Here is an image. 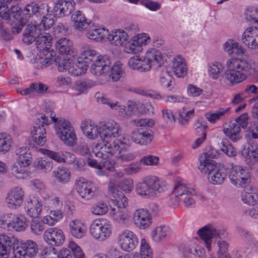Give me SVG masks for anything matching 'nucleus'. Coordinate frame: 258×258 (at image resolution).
Masks as SVG:
<instances>
[{
  "instance_id": "nucleus-1",
  "label": "nucleus",
  "mask_w": 258,
  "mask_h": 258,
  "mask_svg": "<svg viewBox=\"0 0 258 258\" xmlns=\"http://www.w3.org/2000/svg\"><path fill=\"white\" fill-rule=\"evenodd\" d=\"M200 165L198 169L203 173L208 174V178L213 184H222L227 176L226 169L221 166H217L216 162L209 158L205 153L199 159Z\"/></svg>"
},
{
  "instance_id": "nucleus-2",
  "label": "nucleus",
  "mask_w": 258,
  "mask_h": 258,
  "mask_svg": "<svg viewBox=\"0 0 258 258\" xmlns=\"http://www.w3.org/2000/svg\"><path fill=\"white\" fill-rule=\"evenodd\" d=\"M165 186L162 181L156 176H147L136 186L138 195L148 197H154L157 193L163 192Z\"/></svg>"
},
{
  "instance_id": "nucleus-3",
  "label": "nucleus",
  "mask_w": 258,
  "mask_h": 258,
  "mask_svg": "<svg viewBox=\"0 0 258 258\" xmlns=\"http://www.w3.org/2000/svg\"><path fill=\"white\" fill-rule=\"evenodd\" d=\"M38 50L43 52L45 57H41L37 60V63L41 64V68L46 67L52 63L53 51L49 52L51 46L52 38L48 34L42 31V34L39 35L35 40Z\"/></svg>"
},
{
  "instance_id": "nucleus-4",
  "label": "nucleus",
  "mask_w": 258,
  "mask_h": 258,
  "mask_svg": "<svg viewBox=\"0 0 258 258\" xmlns=\"http://www.w3.org/2000/svg\"><path fill=\"white\" fill-rule=\"evenodd\" d=\"M126 143L120 139H114L112 144H106L102 149L108 154V156H115L123 162H130L135 160L136 155L135 153L125 152Z\"/></svg>"
},
{
  "instance_id": "nucleus-5",
  "label": "nucleus",
  "mask_w": 258,
  "mask_h": 258,
  "mask_svg": "<svg viewBox=\"0 0 258 258\" xmlns=\"http://www.w3.org/2000/svg\"><path fill=\"white\" fill-rule=\"evenodd\" d=\"M55 64L59 72L68 71L71 75L76 76L85 74L88 68L85 62L80 58L76 61L70 57L67 59L58 58L55 60Z\"/></svg>"
},
{
  "instance_id": "nucleus-6",
  "label": "nucleus",
  "mask_w": 258,
  "mask_h": 258,
  "mask_svg": "<svg viewBox=\"0 0 258 258\" xmlns=\"http://www.w3.org/2000/svg\"><path fill=\"white\" fill-rule=\"evenodd\" d=\"M49 124L50 121L45 114H41L36 119L31 131V135L33 141L37 145L43 146L46 143L45 126H48Z\"/></svg>"
},
{
  "instance_id": "nucleus-7",
  "label": "nucleus",
  "mask_w": 258,
  "mask_h": 258,
  "mask_svg": "<svg viewBox=\"0 0 258 258\" xmlns=\"http://www.w3.org/2000/svg\"><path fill=\"white\" fill-rule=\"evenodd\" d=\"M111 228L109 221L95 220L90 225L89 232L94 238L102 241L111 235Z\"/></svg>"
},
{
  "instance_id": "nucleus-8",
  "label": "nucleus",
  "mask_w": 258,
  "mask_h": 258,
  "mask_svg": "<svg viewBox=\"0 0 258 258\" xmlns=\"http://www.w3.org/2000/svg\"><path fill=\"white\" fill-rule=\"evenodd\" d=\"M228 177L231 182L236 186L244 187L250 182V174L244 167L231 164Z\"/></svg>"
},
{
  "instance_id": "nucleus-9",
  "label": "nucleus",
  "mask_w": 258,
  "mask_h": 258,
  "mask_svg": "<svg viewBox=\"0 0 258 258\" xmlns=\"http://www.w3.org/2000/svg\"><path fill=\"white\" fill-rule=\"evenodd\" d=\"M127 32L120 30L112 31L107 35L108 40L115 46H120L128 44V33L130 35L139 32L137 26L132 25L126 29Z\"/></svg>"
},
{
  "instance_id": "nucleus-10",
  "label": "nucleus",
  "mask_w": 258,
  "mask_h": 258,
  "mask_svg": "<svg viewBox=\"0 0 258 258\" xmlns=\"http://www.w3.org/2000/svg\"><path fill=\"white\" fill-rule=\"evenodd\" d=\"M20 0H2L0 2V17L3 19H10L11 21L18 20L22 13L21 9L17 5L10 6V11L8 9V5L15 4Z\"/></svg>"
},
{
  "instance_id": "nucleus-11",
  "label": "nucleus",
  "mask_w": 258,
  "mask_h": 258,
  "mask_svg": "<svg viewBox=\"0 0 258 258\" xmlns=\"http://www.w3.org/2000/svg\"><path fill=\"white\" fill-rule=\"evenodd\" d=\"M118 242L121 248L124 251H131L139 245L137 235L133 231L124 230L121 232L118 236Z\"/></svg>"
},
{
  "instance_id": "nucleus-12",
  "label": "nucleus",
  "mask_w": 258,
  "mask_h": 258,
  "mask_svg": "<svg viewBox=\"0 0 258 258\" xmlns=\"http://www.w3.org/2000/svg\"><path fill=\"white\" fill-rule=\"evenodd\" d=\"M111 63L107 55H99L90 67L91 73L97 76L104 75L110 73Z\"/></svg>"
},
{
  "instance_id": "nucleus-13",
  "label": "nucleus",
  "mask_w": 258,
  "mask_h": 258,
  "mask_svg": "<svg viewBox=\"0 0 258 258\" xmlns=\"http://www.w3.org/2000/svg\"><path fill=\"white\" fill-rule=\"evenodd\" d=\"M119 124L115 121L108 122L100 127V138L105 143L112 144L111 140L119 136L120 131Z\"/></svg>"
},
{
  "instance_id": "nucleus-14",
  "label": "nucleus",
  "mask_w": 258,
  "mask_h": 258,
  "mask_svg": "<svg viewBox=\"0 0 258 258\" xmlns=\"http://www.w3.org/2000/svg\"><path fill=\"white\" fill-rule=\"evenodd\" d=\"M24 191L19 187L10 189L7 194L5 202L10 209H16L19 208L23 201Z\"/></svg>"
},
{
  "instance_id": "nucleus-15",
  "label": "nucleus",
  "mask_w": 258,
  "mask_h": 258,
  "mask_svg": "<svg viewBox=\"0 0 258 258\" xmlns=\"http://www.w3.org/2000/svg\"><path fill=\"white\" fill-rule=\"evenodd\" d=\"M226 66L228 68H234L239 72L246 74V78L255 72L252 62L244 59L231 58L227 60Z\"/></svg>"
},
{
  "instance_id": "nucleus-16",
  "label": "nucleus",
  "mask_w": 258,
  "mask_h": 258,
  "mask_svg": "<svg viewBox=\"0 0 258 258\" xmlns=\"http://www.w3.org/2000/svg\"><path fill=\"white\" fill-rule=\"evenodd\" d=\"M44 239L48 244L52 246H59L63 243L65 236L61 229L51 227L44 232Z\"/></svg>"
},
{
  "instance_id": "nucleus-17",
  "label": "nucleus",
  "mask_w": 258,
  "mask_h": 258,
  "mask_svg": "<svg viewBox=\"0 0 258 258\" xmlns=\"http://www.w3.org/2000/svg\"><path fill=\"white\" fill-rule=\"evenodd\" d=\"M76 185L77 190L82 199L89 200L95 196L96 187L92 183L86 181L85 178H78Z\"/></svg>"
},
{
  "instance_id": "nucleus-18",
  "label": "nucleus",
  "mask_w": 258,
  "mask_h": 258,
  "mask_svg": "<svg viewBox=\"0 0 258 258\" xmlns=\"http://www.w3.org/2000/svg\"><path fill=\"white\" fill-rule=\"evenodd\" d=\"M13 250L23 258H26L27 256L33 257L36 255L38 252V248L35 241L28 240L21 243L19 245H14Z\"/></svg>"
},
{
  "instance_id": "nucleus-19",
  "label": "nucleus",
  "mask_w": 258,
  "mask_h": 258,
  "mask_svg": "<svg viewBox=\"0 0 258 258\" xmlns=\"http://www.w3.org/2000/svg\"><path fill=\"white\" fill-rule=\"evenodd\" d=\"M241 40L248 48L258 49V27L253 26L246 29L243 33Z\"/></svg>"
},
{
  "instance_id": "nucleus-20",
  "label": "nucleus",
  "mask_w": 258,
  "mask_h": 258,
  "mask_svg": "<svg viewBox=\"0 0 258 258\" xmlns=\"http://www.w3.org/2000/svg\"><path fill=\"white\" fill-rule=\"evenodd\" d=\"M74 3L70 0H56L52 10L55 17L69 16L74 10Z\"/></svg>"
},
{
  "instance_id": "nucleus-21",
  "label": "nucleus",
  "mask_w": 258,
  "mask_h": 258,
  "mask_svg": "<svg viewBox=\"0 0 258 258\" xmlns=\"http://www.w3.org/2000/svg\"><path fill=\"white\" fill-rule=\"evenodd\" d=\"M200 237L204 240L209 251L211 250L212 239L219 236L221 238L220 231L212 226H205L200 228L197 232Z\"/></svg>"
},
{
  "instance_id": "nucleus-22",
  "label": "nucleus",
  "mask_w": 258,
  "mask_h": 258,
  "mask_svg": "<svg viewBox=\"0 0 258 258\" xmlns=\"http://www.w3.org/2000/svg\"><path fill=\"white\" fill-rule=\"evenodd\" d=\"M56 50L62 54L65 55L61 59H68L70 57L74 58L77 56V52L73 49V43L66 38H62L58 40L55 43Z\"/></svg>"
},
{
  "instance_id": "nucleus-23",
  "label": "nucleus",
  "mask_w": 258,
  "mask_h": 258,
  "mask_svg": "<svg viewBox=\"0 0 258 258\" xmlns=\"http://www.w3.org/2000/svg\"><path fill=\"white\" fill-rule=\"evenodd\" d=\"M135 225L140 229H146L151 223V216L149 212L144 209L137 210L133 217Z\"/></svg>"
},
{
  "instance_id": "nucleus-24",
  "label": "nucleus",
  "mask_w": 258,
  "mask_h": 258,
  "mask_svg": "<svg viewBox=\"0 0 258 258\" xmlns=\"http://www.w3.org/2000/svg\"><path fill=\"white\" fill-rule=\"evenodd\" d=\"M40 34H42L41 25H38L36 22L28 23L23 34V41L27 44H31Z\"/></svg>"
},
{
  "instance_id": "nucleus-25",
  "label": "nucleus",
  "mask_w": 258,
  "mask_h": 258,
  "mask_svg": "<svg viewBox=\"0 0 258 258\" xmlns=\"http://www.w3.org/2000/svg\"><path fill=\"white\" fill-rule=\"evenodd\" d=\"M153 138V132L150 130L139 129L133 132L131 135L132 140L135 143L141 145L150 144Z\"/></svg>"
},
{
  "instance_id": "nucleus-26",
  "label": "nucleus",
  "mask_w": 258,
  "mask_h": 258,
  "mask_svg": "<svg viewBox=\"0 0 258 258\" xmlns=\"http://www.w3.org/2000/svg\"><path fill=\"white\" fill-rule=\"evenodd\" d=\"M15 239L5 234H0V258H8L12 249H13Z\"/></svg>"
},
{
  "instance_id": "nucleus-27",
  "label": "nucleus",
  "mask_w": 258,
  "mask_h": 258,
  "mask_svg": "<svg viewBox=\"0 0 258 258\" xmlns=\"http://www.w3.org/2000/svg\"><path fill=\"white\" fill-rule=\"evenodd\" d=\"M15 159L19 166H28L32 162V155L26 147H19L15 151Z\"/></svg>"
},
{
  "instance_id": "nucleus-28",
  "label": "nucleus",
  "mask_w": 258,
  "mask_h": 258,
  "mask_svg": "<svg viewBox=\"0 0 258 258\" xmlns=\"http://www.w3.org/2000/svg\"><path fill=\"white\" fill-rule=\"evenodd\" d=\"M69 231L75 238H81L85 236L87 232L85 224L78 219L72 220L69 224Z\"/></svg>"
},
{
  "instance_id": "nucleus-29",
  "label": "nucleus",
  "mask_w": 258,
  "mask_h": 258,
  "mask_svg": "<svg viewBox=\"0 0 258 258\" xmlns=\"http://www.w3.org/2000/svg\"><path fill=\"white\" fill-rule=\"evenodd\" d=\"M81 128L84 134L88 139L95 140L100 137V127L93 123L88 121H82L81 123Z\"/></svg>"
},
{
  "instance_id": "nucleus-30",
  "label": "nucleus",
  "mask_w": 258,
  "mask_h": 258,
  "mask_svg": "<svg viewBox=\"0 0 258 258\" xmlns=\"http://www.w3.org/2000/svg\"><path fill=\"white\" fill-rule=\"evenodd\" d=\"M159 76V83L160 85L165 88H169L172 90L174 88L173 78L170 74V71L166 66H162L158 69Z\"/></svg>"
},
{
  "instance_id": "nucleus-31",
  "label": "nucleus",
  "mask_w": 258,
  "mask_h": 258,
  "mask_svg": "<svg viewBox=\"0 0 258 258\" xmlns=\"http://www.w3.org/2000/svg\"><path fill=\"white\" fill-rule=\"evenodd\" d=\"M26 208L27 213L29 216L37 218L42 211V204L38 199L33 197L28 200Z\"/></svg>"
},
{
  "instance_id": "nucleus-32",
  "label": "nucleus",
  "mask_w": 258,
  "mask_h": 258,
  "mask_svg": "<svg viewBox=\"0 0 258 258\" xmlns=\"http://www.w3.org/2000/svg\"><path fill=\"white\" fill-rule=\"evenodd\" d=\"M225 72L226 79L232 86L240 83L246 79V75L239 72L234 68H228Z\"/></svg>"
},
{
  "instance_id": "nucleus-33",
  "label": "nucleus",
  "mask_w": 258,
  "mask_h": 258,
  "mask_svg": "<svg viewBox=\"0 0 258 258\" xmlns=\"http://www.w3.org/2000/svg\"><path fill=\"white\" fill-rule=\"evenodd\" d=\"M73 27L75 29L79 31L86 29L90 22L84 16L81 11H78L72 16Z\"/></svg>"
},
{
  "instance_id": "nucleus-34",
  "label": "nucleus",
  "mask_w": 258,
  "mask_h": 258,
  "mask_svg": "<svg viewBox=\"0 0 258 258\" xmlns=\"http://www.w3.org/2000/svg\"><path fill=\"white\" fill-rule=\"evenodd\" d=\"M42 10H45L48 13L49 7L46 4H42L40 7L35 3H31L27 4L23 10V14L28 17H30L33 15L37 14L41 15L44 14Z\"/></svg>"
},
{
  "instance_id": "nucleus-35",
  "label": "nucleus",
  "mask_w": 258,
  "mask_h": 258,
  "mask_svg": "<svg viewBox=\"0 0 258 258\" xmlns=\"http://www.w3.org/2000/svg\"><path fill=\"white\" fill-rule=\"evenodd\" d=\"M242 201L245 204L254 206L258 203V189L254 187L248 188L242 194Z\"/></svg>"
},
{
  "instance_id": "nucleus-36",
  "label": "nucleus",
  "mask_w": 258,
  "mask_h": 258,
  "mask_svg": "<svg viewBox=\"0 0 258 258\" xmlns=\"http://www.w3.org/2000/svg\"><path fill=\"white\" fill-rule=\"evenodd\" d=\"M147 59L151 62L152 67L158 68L162 67L163 63V56L161 53L158 50L154 49L148 51L146 53Z\"/></svg>"
},
{
  "instance_id": "nucleus-37",
  "label": "nucleus",
  "mask_w": 258,
  "mask_h": 258,
  "mask_svg": "<svg viewBox=\"0 0 258 258\" xmlns=\"http://www.w3.org/2000/svg\"><path fill=\"white\" fill-rule=\"evenodd\" d=\"M98 56L96 50L92 49L89 47L85 46L83 48L80 59L83 62H85L86 65L88 67L89 64H92Z\"/></svg>"
},
{
  "instance_id": "nucleus-38",
  "label": "nucleus",
  "mask_w": 258,
  "mask_h": 258,
  "mask_svg": "<svg viewBox=\"0 0 258 258\" xmlns=\"http://www.w3.org/2000/svg\"><path fill=\"white\" fill-rule=\"evenodd\" d=\"M50 117L52 121L55 123L54 127L57 136L67 131L68 129L73 127L71 123L63 118H56L52 114H51Z\"/></svg>"
},
{
  "instance_id": "nucleus-39",
  "label": "nucleus",
  "mask_w": 258,
  "mask_h": 258,
  "mask_svg": "<svg viewBox=\"0 0 258 258\" xmlns=\"http://www.w3.org/2000/svg\"><path fill=\"white\" fill-rule=\"evenodd\" d=\"M58 137L68 146L73 147L76 144L77 139L74 127L68 129L67 131L58 135Z\"/></svg>"
},
{
  "instance_id": "nucleus-40",
  "label": "nucleus",
  "mask_w": 258,
  "mask_h": 258,
  "mask_svg": "<svg viewBox=\"0 0 258 258\" xmlns=\"http://www.w3.org/2000/svg\"><path fill=\"white\" fill-rule=\"evenodd\" d=\"M12 226L11 230L13 229L17 231H23L27 227L28 221L26 218L22 215H13Z\"/></svg>"
},
{
  "instance_id": "nucleus-41",
  "label": "nucleus",
  "mask_w": 258,
  "mask_h": 258,
  "mask_svg": "<svg viewBox=\"0 0 258 258\" xmlns=\"http://www.w3.org/2000/svg\"><path fill=\"white\" fill-rule=\"evenodd\" d=\"M70 172L69 169L64 167H59L53 171V175L59 182L66 183L70 178Z\"/></svg>"
},
{
  "instance_id": "nucleus-42",
  "label": "nucleus",
  "mask_w": 258,
  "mask_h": 258,
  "mask_svg": "<svg viewBox=\"0 0 258 258\" xmlns=\"http://www.w3.org/2000/svg\"><path fill=\"white\" fill-rule=\"evenodd\" d=\"M224 133L233 142L239 141L241 136L240 135V127L237 124L233 123L230 126V129L224 130Z\"/></svg>"
},
{
  "instance_id": "nucleus-43",
  "label": "nucleus",
  "mask_w": 258,
  "mask_h": 258,
  "mask_svg": "<svg viewBox=\"0 0 258 258\" xmlns=\"http://www.w3.org/2000/svg\"><path fill=\"white\" fill-rule=\"evenodd\" d=\"M150 40V37L147 34L141 33L133 37L128 42V46H141L146 45Z\"/></svg>"
},
{
  "instance_id": "nucleus-44",
  "label": "nucleus",
  "mask_w": 258,
  "mask_h": 258,
  "mask_svg": "<svg viewBox=\"0 0 258 258\" xmlns=\"http://www.w3.org/2000/svg\"><path fill=\"white\" fill-rule=\"evenodd\" d=\"M169 227L167 226H161L156 228L152 232V237L156 242L165 238L169 234Z\"/></svg>"
},
{
  "instance_id": "nucleus-45",
  "label": "nucleus",
  "mask_w": 258,
  "mask_h": 258,
  "mask_svg": "<svg viewBox=\"0 0 258 258\" xmlns=\"http://www.w3.org/2000/svg\"><path fill=\"white\" fill-rule=\"evenodd\" d=\"M33 164L37 170L44 172L50 171L52 167V161L48 158H42L35 162Z\"/></svg>"
},
{
  "instance_id": "nucleus-46",
  "label": "nucleus",
  "mask_w": 258,
  "mask_h": 258,
  "mask_svg": "<svg viewBox=\"0 0 258 258\" xmlns=\"http://www.w3.org/2000/svg\"><path fill=\"white\" fill-rule=\"evenodd\" d=\"M106 34L107 32L104 28L98 27L89 30L86 35L89 39L99 41L103 39Z\"/></svg>"
},
{
  "instance_id": "nucleus-47",
  "label": "nucleus",
  "mask_w": 258,
  "mask_h": 258,
  "mask_svg": "<svg viewBox=\"0 0 258 258\" xmlns=\"http://www.w3.org/2000/svg\"><path fill=\"white\" fill-rule=\"evenodd\" d=\"M223 69L222 64L215 61L210 63L208 66L209 76L213 80H217Z\"/></svg>"
},
{
  "instance_id": "nucleus-48",
  "label": "nucleus",
  "mask_w": 258,
  "mask_h": 258,
  "mask_svg": "<svg viewBox=\"0 0 258 258\" xmlns=\"http://www.w3.org/2000/svg\"><path fill=\"white\" fill-rule=\"evenodd\" d=\"M110 72V74H109V76L114 82L119 81V79L123 77L124 74L121 68V64L119 61L115 62L114 65L111 67Z\"/></svg>"
},
{
  "instance_id": "nucleus-49",
  "label": "nucleus",
  "mask_w": 258,
  "mask_h": 258,
  "mask_svg": "<svg viewBox=\"0 0 258 258\" xmlns=\"http://www.w3.org/2000/svg\"><path fill=\"white\" fill-rule=\"evenodd\" d=\"M22 166H19L14 163L11 167L12 174L19 179H24L29 177L31 172L26 169H22Z\"/></svg>"
},
{
  "instance_id": "nucleus-50",
  "label": "nucleus",
  "mask_w": 258,
  "mask_h": 258,
  "mask_svg": "<svg viewBox=\"0 0 258 258\" xmlns=\"http://www.w3.org/2000/svg\"><path fill=\"white\" fill-rule=\"evenodd\" d=\"M136 105L137 103L135 101L129 100L127 101L126 106L120 105L119 112L123 116L131 117L135 112V108Z\"/></svg>"
},
{
  "instance_id": "nucleus-51",
  "label": "nucleus",
  "mask_w": 258,
  "mask_h": 258,
  "mask_svg": "<svg viewBox=\"0 0 258 258\" xmlns=\"http://www.w3.org/2000/svg\"><path fill=\"white\" fill-rule=\"evenodd\" d=\"M251 154L253 160L258 163V146L256 144L249 141L247 146H245L242 151V154L249 155Z\"/></svg>"
},
{
  "instance_id": "nucleus-52",
  "label": "nucleus",
  "mask_w": 258,
  "mask_h": 258,
  "mask_svg": "<svg viewBox=\"0 0 258 258\" xmlns=\"http://www.w3.org/2000/svg\"><path fill=\"white\" fill-rule=\"evenodd\" d=\"M221 151L229 157H234L237 152L227 139H223L219 144Z\"/></svg>"
},
{
  "instance_id": "nucleus-53",
  "label": "nucleus",
  "mask_w": 258,
  "mask_h": 258,
  "mask_svg": "<svg viewBox=\"0 0 258 258\" xmlns=\"http://www.w3.org/2000/svg\"><path fill=\"white\" fill-rule=\"evenodd\" d=\"M245 18L247 22L251 24L256 25L258 27V12L256 9L249 8L245 11Z\"/></svg>"
},
{
  "instance_id": "nucleus-54",
  "label": "nucleus",
  "mask_w": 258,
  "mask_h": 258,
  "mask_svg": "<svg viewBox=\"0 0 258 258\" xmlns=\"http://www.w3.org/2000/svg\"><path fill=\"white\" fill-rule=\"evenodd\" d=\"M230 108H220L215 112H209L205 114L206 119L211 123H214L219 119L221 116L229 111Z\"/></svg>"
},
{
  "instance_id": "nucleus-55",
  "label": "nucleus",
  "mask_w": 258,
  "mask_h": 258,
  "mask_svg": "<svg viewBox=\"0 0 258 258\" xmlns=\"http://www.w3.org/2000/svg\"><path fill=\"white\" fill-rule=\"evenodd\" d=\"M12 139L9 135L6 134L0 135V152H7L10 149Z\"/></svg>"
},
{
  "instance_id": "nucleus-56",
  "label": "nucleus",
  "mask_w": 258,
  "mask_h": 258,
  "mask_svg": "<svg viewBox=\"0 0 258 258\" xmlns=\"http://www.w3.org/2000/svg\"><path fill=\"white\" fill-rule=\"evenodd\" d=\"M13 215L12 214H3L0 216V227L7 230H11Z\"/></svg>"
},
{
  "instance_id": "nucleus-57",
  "label": "nucleus",
  "mask_w": 258,
  "mask_h": 258,
  "mask_svg": "<svg viewBox=\"0 0 258 258\" xmlns=\"http://www.w3.org/2000/svg\"><path fill=\"white\" fill-rule=\"evenodd\" d=\"M219 250L217 251V258H230L227 253L228 244L224 240H220L217 243Z\"/></svg>"
},
{
  "instance_id": "nucleus-58",
  "label": "nucleus",
  "mask_w": 258,
  "mask_h": 258,
  "mask_svg": "<svg viewBox=\"0 0 258 258\" xmlns=\"http://www.w3.org/2000/svg\"><path fill=\"white\" fill-rule=\"evenodd\" d=\"M152 252L147 241L142 239L141 242L140 258H152Z\"/></svg>"
},
{
  "instance_id": "nucleus-59",
  "label": "nucleus",
  "mask_w": 258,
  "mask_h": 258,
  "mask_svg": "<svg viewBox=\"0 0 258 258\" xmlns=\"http://www.w3.org/2000/svg\"><path fill=\"white\" fill-rule=\"evenodd\" d=\"M194 192V189L188 187L186 184L179 182L177 183L174 187V194L178 196L186 193Z\"/></svg>"
},
{
  "instance_id": "nucleus-60",
  "label": "nucleus",
  "mask_w": 258,
  "mask_h": 258,
  "mask_svg": "<svg viewBox=\"0 0 258 258\" xmlns=\"http://www.w3.org/2000/svg\"><path fill=\"white\" fill-rule=\"evenodd\" d=\"M39 151L42 154L47 155L50 159H53L57 162L61 163L64 162L63 154L60 155L58 152L50 151L45 149H41Z\"/></svg>"
},
{
  "instance_id": "nucleus-61",
  "label": "nucleus",
  "mask_w": 258,
  "mask_h": 258,
  "mask_svg": "<svg viewBox=\"0 0 258 258\" xmlns=\"http://www.w3.org/2000/svg\"><path fill=\"white\" fill-rule=\"evenodd\" d=\"M141 164L140 162H133L123 170L124 172L127 175L137 174L141 171Z\"/></svg>"
},
{
  "instance_id": "nucleus-62",
  "label": "nucleus",
  "mask_w": 258,
  "mask_h": 258,
  "mask_svg": "<svg viewBox=\"0 0 258 258\" xmlns=\"http://www.w3.org/2000/svg\"><path fill=\"white\" fill-rule=\"evenodd\" d=\"M44 226L41 220L33 219L31 223L32 232L36 235H39L44 230Z\"/></svg>"
},
{
  "instance_id": "nucleus-63",
  "label": "nucleus",
  "mask_w": 258,
  "mask_h": 258,
  "mask_svg": "<svg viewBox=\"0 0 258 258\" xmlns=\"http://www.w3.org/2000/svg\"><path fill=\"white\" fill-rule=\"evenodd\" d=\"M68 246L73 253L75 258H85V254L82 249L74 242L71 241Z\"/></svg>"
},
{
  "instance_id": "nucleus-64",
  "label": "nucleus",
  "mask_w": 258,
  "mask_h": 258,
  "mask_svg": "<svg viewBox=\"0 0 258 258\" xmlns=\"http://www.w3.org/2000/svg\"><path fill=\"white\" fill-rule=\"evenodd\" d=\"M112 203L117 206L125 208L127 205V199L121 192L112 199Z\"/></svg>"
}]
</instances>
